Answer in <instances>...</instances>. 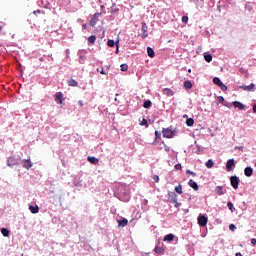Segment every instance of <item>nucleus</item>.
<instances>
[{"mask_svg": "<svg viewBox=\"0 0 256 256\" xmlns=\"http://www.w3.org/2000/svg\"><path fill=\"white\" fill-rule=\"evenodd\" d=\"M220 89H222L223 91H227V86L225 84H221L220 86Z\"/></svg>", "mask_w": 256, "mask_h": 256, "instance_id": "41", "label": "nucleus"}, {"mask_svg": "<svg viewBox=\"0 0 256 256\" xmlns=\"http://www.w3.org/2000/svg\"><path fill=\"white\" fill-rule=\"evenodd\" d=\"M147 35H148L147 32H143L142 33V39H146Z\"/></svg>", "mask_w": 256, "mask_h": 256, "instance_id": "48", "label": "nucleus"}, {"mask_svg": "<svg viewBox=\"0 0 256 256\" xmlns=\"http://www.w3.org/2000/svg\"><path fill=\"white\" fill-rule=\"evenodd\" d=\"M69 87H79V83L75 79L71 78L67 81Z\"/></svg>", "mask_w": 256, "mask_h": 256, "instance_id": "16", "label": "nucleus"}, {"mask_svg": "<svg viewBox=\"0 0 256 256\" xmlns=\"http://www.w3.org/2000/svg\"><path fill=\"white\" fill-rule=\"evenodd\" d=\"M153 179L156 183H159V175H154Z\"/></svg>", "mask_w": 256, "mask_h": 256, "instance_id": "44", "label": "nucleus"}, {"mask_svg": "<svg viewBox=\"0 0 256 256\" xmlns=\"http://www.w3.org/2000/svg\"><path fill=\"white\" fill-rule=\"evenodd\" d=\"M230 183H231L233 189H239V177L231 176Z\"/></svg>", "mask_w": 256, "mask_h": 256, "instance_id": "3", "label": "nucleus"}, {"mask_svg": "<svg viewBox=\"0 0 256 256\" xmlns=\"http://www.w3.org/2000/svg\"><path fill=\"white\" fill-rule=\"evenodd\" d=\"M119 227H127L129 225V220L123 218V220H117Z\"/></svg>", "mask_w": 256, "mask_h": 256, "instance_id": "14", "label": "nucleus"}, {"mask_svg": "<svg viewBox=\"0 0 256 256\" xmlns=\"http://www.w3.org/2000/svg\"><path fill=\"white\" fill-rule=\"evenodd\" d=\"M151 105H153V103H151V100H146L143 103L144 109H149V107H151Z\"/></svg>", "mask_w": 256, "mask_h": 256, "instance_id": "28", "label": "nucleus"}, {"mask_svg": "<svg viewBox=\"0 0 256 256\" xmlns=\"http://www.w3.org/2000/svg\"><path fill=\"white\" fill-rule=\"evenodd\" d=\"M175 191L176 193H178V195H183V186L179 184L178 186L175 187Z\"/></svg>", "mask_w": 256, "mask_h": 256, "instance_id": "22", "label": "nucleus"}, {"mask_svg": "<svg viewBox=\"0 0 256 256\" xmlns=\"http://www.w3.org/2000/svg\"><path fill=\"white\" fill-rule=\"evenodd\" d=\"M142 32L147 33V23L142 22Z\"/></svg>", "mask_w": 256, "mask_h": 256, "instance_id": "33", "label": "nucleus"}, {"mask_svg": "<svg viewBox=\"0 0 256 256\" xmlns=\"http://www.w3.org/2000/svg\"><path fill=\"white\" fill-rule=\"evenodd\" d=\"M107 45H108V47H115V41L114 40H108Z\"/></svg>", "mask_w": 256, "mask_h": 256, "instance_id": "34", "label": "nucleus"}, {"mask_svg": "<svg viewBox=\"0 0 256 256\" xmlns=\"http://www.w3.org/2000/svg\"><path fill=\"white\" fill-rule=\"evenodd\" d=\"M235 229H237V227L235 226V224H230V225H229V230H230V231H235Z\"/></svg>", "mask_w": 256, "mask_h": 256, "instance_id": "40", "label": "nucleus"}, {"mask_svg": "<svg viewBox=\"0 0 256 256\" xmlns=\"http://www.w3.org/2000/svg\"><path fill=\"white\" fill-rule=\"evenodd\" d=\"M251 244L254 245V246L256 245V238L251 239Z\"/></svg>", "mask_w": 256, "mask_h": 256, "instance_id": "47", "label": "nucleus"}, {"mask_svg": "<svg viewBox=\"0 0 256 256\" xmlns=\"http://www.w3.org/2000/svg\"><path fill=\"white\" fill-rule=\"evenodd\" d=\"M165 151H167V153H169V151L171 150L170 148H169V146H165Z\"/></svg>", "mask_w": 256, "mask_h": 256, "instance_id": "51", "label": "nucleus"}, {"mask_svg": "<svg viewBox=\"0 0 256 256\" xmlns=\"http://www.w3.org/2000/svg\"><path fill=\"white\" fill-rule=\"evenodd\" d=\"M234 166H235V160L229 159L226 163V171H233Z\"/></svg>", "mask_w": 256, "mask_h": 256, "instance_id": "6", "label": "nucleus"}, {"mask_svg": "<svg viewBox=\"0 0 256 256\" xmlns=\"http://www.w3.org/2000/svg\"><path fill=\"white\" fill-rule=\"evenodd\" d=\"M186 173L188 175H192V177H197V174L195 172L191 171V170H186Z\"/></svg>", "mask_w": 256, "mask_h": 256, "instance_id": "38", "label": "nucleus"}, {"mask_svg": "<svg viewBox=\"0 0 256 256\" xmlns=\"http://www.w3.org/2000/svg\"><path fill=\"white\" fill-rule=\"evenodd\" d=\"M115 45H116V47H117L116 53H119V40L115 42Z\"/></svg>", "mask_w": 256, "mask_h": 256, "instance_id": "45", "label": "nucleus"}, {"mask_svg": "<svg viewBox=\"0 0 256 256\" xmlns=\"http://www.w3.org/2000/svg\"><path fill=\"white\" fill-rule=\"evenodd\" d=\"M189 22V17L188 16H183L182 17V23L187 24Z\"/></svg>", "mask_w": 256, "mask_h": 256, "instance_id": "39", "label": "nucleus"}, {"mask_svg": "<svg viewBox=\"0 0 256 256\" xmlns=\"http://www.w3.org/2000/svg\"><path fill=\"white\" fill-rule=\"evenodd\" d=\"M101 75H107V72L105 71V69L102 68V70L100 71Z\"/></svg>", "mask_w": 256, "mask_h": 256, "instance_id": "49", "label": "nucleus"}, {"mask_svg": "<svg viewBox=\"0 0 256 256\" xmlns=\"http://www.w3.org/2000/svg\"><path fill=\"white\" fill-rule=\"evenodd\" d=\"M23 167L24 169H31V167H33V163H31V159L24 160Z\"/></svg>", "mask_w": 256, "mask_h": 256, "instance_id": "12", "label": "nucleus"}, {"mask_svg": "<svg viewBox=\"0 0 256 256\" xmlns=\"http://www.w3.org/2000/svg\"><path fill=\"white\" fill-rule=\"evenodd\" d=\"M235 149H238L239 151H243V146H236Z\"/></svg>", "mask_w": 256, "mask_h": 256, "instance_id": "50", "label": "nucleus"}, {"mask_svg": "<svg viewBox=\"0 0 256 256\" xmlns=\"http://www.w3.org/2000/svg\"><path fill=\"white\" fill-rule=\"evenodd\" d=\"M95 41H97V36L91 35L88 37V43H90V45H95Z\"/></svg>", "mask_w": 256, "mask_h": 256, "instance_id": "20", "label": "nucleus"}, {"mask_svg": "<svg viewBox=\"0 0 256 256\" xmlns=\"http://www.w3.org/2000/svg\"><path fill=\"white\" fill-rule=\"evenodd\" d=\"M67 53H69V50H67Z\"/></svg>", "mask_w": 256, "mask_h": 256, "instance_id": "58", "label": "nucleus"}, {"mask_svg": "<svg viewBox=\"0 0 256 256\" xmlns=\"http://www.w3.org/2000/svg\"><path fill=\"white\" fill-rule=\"evenodd\" d=\"M140 125H145L146 127H149V122L147 121V119H143L140 123Z\"/></svg>", "mask_w": 256, "mask_h": 256, "instance_id": "36", "label": "nucleus"}, {"mask_svg": "<svg viewBox=\"0 0 256 256\" xmlns=\"http://www.w3.org/2000/svg\"><path fill=\"white\" fill-rule=\"evenodd\" d=\"M155 137L156 139H161V133H159L158 131H155Z\"/></svg>", "mask_w": 256, "mask_h": 256, "instance_id": "42", "label": "nucleus"}, {"mask_svg": "<svg viewBox=\"0 0 256 256\" xmlns=\"http://www.w3.org/2000/svg\"><path fill=\"white\" fill-rule=\"evenodd\" d=\"M78 104L80 105V107H83V101L79 100Z\"/></svg>", "mask_w": 256, "mask_h": 256, "instance_id": "53", "label": "nucleus"}, {"mask_svg": "<svg viewBox=\"0 0 256 256\" xmlns=\"http://www.w3.org/2000/svg\"><path fill=\"white\" fill-rule=\"evenodd\" d=\"M219 103H223V101H225V98H223V96H219Z\"/></svg>", "mask_w": 256, "mask_h": 256, "instance_id": "46", "label": "nucleus"}, {"mask_svg": "<svg viewBox=\"0 0 256 256\" xmlns=\"http://www.w3.org/2000/svg\"><path fill=\"white\" fill-rule=\"evenodd\" d=\"M188 72L191 73V69H189Z\"/></svg>", "mask_w": 256, "mask_h": 256, "instance_id": "57", "label": "nucleus"}, {"mask_svg": "<svg viewBox=\"0 0 256 256\" xmlns=\"http://www.w3.org/2000/svg\"><path fill=\"white\" fill-rule=\"evenodd\" d=\"M186 125H187L188 127H193V125H195V120H193V118H188V119L186 120Z\"/></svg>", "mask_w": 256, "mask_h": 256, "instance_id": "24", "label": "nucleus"}, {"mask_svg": "<svg viewBox=\"0 0 256 256\" xmlns=\"http://www.w3.org/2000/svg\"><path fill=\"white\" fill-rule=\"evenodd\" d=\"M232 105L236 108L239 109L240 111H243L245 109V105L239 101H234Z\"/></svg>", "mask_w": 256, "mask_h": 256, "instance_id": "8", "label": "nucleus"}, {"mask_svg": "<svg viewBox=\"0 0 256 256\" xmlns=\"http://www.w3.org/2000/svg\"><path fill=\"white\" fill-rule=\"evenodd\" d=\"M163 93L167 97H173L175 95V92H173V90H171V88H164Z\"/></svg>", "mask_w": 256, "mask_h": 256, "instance_id": "10", "label": "nucleus"}, {"mask_svg": "<svg viewBox=\"0 0 256 256\" xmlns=\"http://www.w3.org/2000/svg\"><path fill=\"white\" fill-rule=\"evenodd\" d=\"M162 135L166 139H173L175 137V131H172L171 128H163Z\"/></svg>", "mask_w": 256, "mask_h": 256, "instance_id": "1", "label": "nucleus"}, {"mask_svg": "<svg viewBox=\"0 0 256 256\" xmlns=\"http://www.w3.org/2000/svg\"><path fill=\"white\" fill-rule=\"evenodd\" d=\"M215 193H216L217 195H225V192H223V186H217V187L215 188Z\"/></svg>", "mask_w": 256, "mask_h": 256, "instance_id": "19", "label": "nucleus"}, {"mask_svg": "<svg viewBox=\"0 0 256 256\" xmlns=\"http://www.w3.org/2000/svg\"><path fill=\"white\" fill-rule=\"evenodd\" d=\"M67 53H69V50H67Z\"/></svg>", "mask_w": 256, "mask_h": 256, "instance_id": "59", "label": "nucleus"}, {"mask_svg": "<svg viewBox=\"0 0 256 256\" xmlns=\"http://www.w3.org/2000/svg\"><path fill=\"white\" fill-rule=\"evenodd\" d=\"M147 54H148V56H149L151 59H153V57H155V51H154L153 48H151V47H148V48H147Z\"/></svg>", "mask_w": 256, "mask_h": 256, "instance_id": "21", "label": "nucleus"}, {"mask_svg": "<svg viewBox=\"0 0 256 256\" xmlns=\"http://www.w3.org/2000/svg\"><path fill=\"white\" fill-rule=\"evenodd\" d=\"M241 89H243V91H253V89H255V84L251 83L248 86H241Z\"/></svg>", "mask_w": 256, "mask_h": 256, "instance_id": "18", "label": "nucleus"}, {"mask_svg": "<svg viewBox=\"0 0 256 256\" xmlns=\"http://www.w3.org/2000/svg\"><path fill=\"white\" fill-rule=\"evenodd\" d=\"M87 161L92 165H99V159H97L95 156H88Z\"/></svg>", "mask_w": 256, "mask_h": 256, "instance_id": "7", "label": "nucleus"}, {"mask_svg": "<svg viewBox=\"0 0 256 256\" xmlns=\"http://www.w3.org/2000/svg\"><path fill=\"white\" fill-rule=\"evenodd\" d=\"M175 239V235L168 234L164 237L163 241H173Z\"/></svg>", "mask_w": 256, "mask_h": 256, "instance_id": "25", "label": "nucleus"}, {"mask_svg": "<svg viewBox=\"0 0 256 256\" xmlns=\"http://www.w3.org/2000/svg\"><path fill=\"white\" fill-rule=\"evenodd\" d=\"M83 29H87V24L82 25Z\"/></svg>", "mask_w": 256, "mask_h": 256, "instance_id": "55", "label": "nucleus"}, {"mask_svg": "<svg viewBox=\"0 0 256 256\" xmlns=\"http://www.w3.org/2000/svg\"><path fill=\"white\" fill-rule=\"evenodd\" d=\"M215 165V163L213 162V160L209 159L207 162H206V167L207 169H212V167Z\"/></svg>", "mask_w": 256, "mask_h": 256, "instance_id": "30", "label": "nucleus"}, {"mask_svg": "<svg viewBox=\"0 0 256 256\" xmlns=\"http://www.w3.org/2000/svg\"><path fill=\"white\" fill-rule=\"evenodd\" d=\"M188 185L194 189V191H199V185H197L195 181L189 180Z\"/></svg>", "mask_w": 256, "mask_h": 256, "instance_id": "13", "label": "nucleus"}, {"mask_svg": "<svg viewBox=\"0 0 256 256\" xmlns=\"http://www.w3.org/2000/svg\"><path fill=\"white\" fill-rule=\"evenodd\" d=\"M29 211H30L33 215H35V214L39 213V206H38V205H36V206L30 205V206H29Z\"/></svg>", "mask_w": 256, "mask_h": 256, "instance_id": "15", "label": "nucleus"}, {"mask_svg": "<svg viewBox=\"0 0 256 256\" xmlns=\"http://www.w3.org/2000/svg\"><path fill=\"white\" fill-rule=\"evenodd\" d=\"M213 84L218 85V87H220V85L223 84V82H221V79H219V77H215L213 78Z\"/></svg>", "mask_w": 256, "mask_h": 256, "instance_id": "27", "label": "nucleus"}, {"mask_svg": "<svg viewBox=\"0 0 256 256\" xmlns=\"http://www.w3.org/2000/svg\"><path fill=\"white\" fill-rule=\"evenodd\" d=\"M176 199H177V194H175V192L168 193V201L170 203H173V201H176Z\"/></svg>", "mask_w": 256, "mask_h": 256, "instance_id": "11", "label": "nucleus"}, {"mask_svg": "<svg viewBox=\"0 0 256 256\" xmlns=\"http://www.w3.org/2000/svg\"><path fill=\"white\" fill-rule=\"evenodd\" d=\"M33 13L34 15H37V13H41V10H35Z\"/></svg>", "mask_w": 256, "mask_h": 256, "instance_id": "52", "label": "nucleus"}, {"mask_svg": "<svg viewBox=\"0 0 256 256\" xmlns=\"http://www.w3.org/2000/svg\"><path fill=\"white\" fill-rule=\"evenodd\" d=\"M8 167H15V165H19V158L16 157H9L7 160Z\"/></svg>", "mask_w": 256, "mask_h": 256, "instance_id": "2", "label": "nucleus"}, {"mask_svg": "<svg viewBox=\"0 0 256 256\" xmlns=\"http://www.w3.org/2000/svg\"><path fill=\"white\" fill-rule=\"evenodd\" d=\"M244 175H245L246 177H251V175H253V168H251V167H246V168L244 169Z\"/></svg>", "mask_w": 256, "mask_h": 256, "instance_id": "17", "label": "nucleus"}, {"mask_svg": "<svg viewBox=\"0 0 256 256\" xmlns=\"http://www.w3.org/2000/svg\"><path fill=\"white\" fill-rule=\"evenodd\" d=\"M172 203H173L174 207H176V208L181 207V203H179L177 201V198Z\"/></svg>", "mask_w": 256, "mask_h": 256, "instance_id": "37", "label": "nucleus"}, {"mask_svg": "<svg viewBox=\"0 0 256 256\" xmlns=\"http://www.w3.org/2000/svg\"><path fill=\"white\" fill-rule=\"evenodd\" d=\"M55 101H58L60 105H63V93L57 92L55 94Z\"/></svg>", "mask_w": 256, "mask_h": 256, "instance_id": "9", "label": "nucleus"}, {"mask_svg": "<svg viewBox=\"0 0 256 256\" xmlns=\"http://www.w3.org/2000/svg\"><path fill=\"white\" fill-rule=\"evenodd\" d=\"M204 59L207 63H211L213 61V56L211 54L204 55Z\"/></svg>", "mask_w": 256, "mask_h": 256, "instance_id": "26", "label": "nucleus"}, {"mask_svg": "<svg viewBox=\"0 0 256 256\" xmlns=\"http://www.w3.org/2000/svg\"><path fill=\"white\" fill-rule=\"evenodd\" d=\"M175 169H176L177 171H181V169H182L181 164H176V165H175Z\"/></svg>", "mask_w": 256, "mask_h": 256, "instance_id": "43", "label": "nucleus"}, {"mask_svg": "<svg viewBox=\"0 0 256 256\" xmlns=\"http://www.w3.org/2000/svg\"><path fill=\"white\" fill-rule=\"evenodd\" d=\"M1 233L4 237H9V231L7 230V228H2Z\"/></svg>", "mask_w": 256, "mask_h": 256, "instance_id": "32", "label": "nucleus"}, {"mask_svg": "<svg viewBox=\"0 0 256 256\" xmlns=\"http://www.w3.org/2000/svg\"><path fill=\"white\" fill-rule=\"evenodd\" d=\"M101 15V13L97 12L94 14V16L92 17V19L90 20V26L91 27H95V25H97V21H99V16Z\"/></svg>", "mask_w": 256, "mask_h": 256, "instance_id": "4", "label": "nucleus"}, {"mask_svg": "<svg viewBox=\"0 0 256 256\" xmlns=\"http://www.w3.org/2000/svg\"><path fill=\"white\" fill-rule=\"evenodd\" d=\"M120 68L121 71H127V69H129V66L127 64H121Z\"/></svg>", "mask_w": 256, "mask_h": 256, "instance_id": "35", "label": "nucleus"}, {"mask_svg": "<svg viewBox=\"0 0 256 256\" xmlns=\"http://www.w3.org/2000/svg\"><path fill=\"white\" fill-rule=\"evenodd\" d=\"M154 251H155V253H157L158 255H162V253H164V249H163V247H159V246H156L155 248H154Z\"/></svg>", "mask_w": 256, "mask_h": 256, "instance_id": "23", "label": "nucleus"}, {"mask_svg": "<svg viewBox=\"0 0 256 256\" xmlns=\"http://www.w3.org/2000/svg\"><path fill=\"white\" fill-rule=\"evenodd\" d=\"M236 256H243V254H241V252L236 253Z\"/></svg>", "mask_w": 256, "mask_h": 256, "instance_id": "56", "label": "nucleus"}, {"mask_svg": "<svg viewBox=\"0 0 256 256\" xmlns=\"http://www.w3.org/2000/svg\"><path fill=\"white\" fill-rule=\"evenodd\" d=\"M198 225H200V227H205L207 225V217L204 215L198 216Z\"/></svg>", "mask_w": 256, "mask_h": 256, "instance_id": "5", "label": "nucleus"}, {"mask_svg": "<svg viewBox=\"0 0 256 256\" xmlns=\"http://www.w3.org/2000/svg\"><path fill=\"white\" fill-rule=\"evenodd\" d=\"M227 207L231 211V213H233V211H235V207L233 206V202H228Z\"/></svg>", "mask_w": 256, "mask_h": 256, "instance_id": "31", "label": "nucleus"}, {"mask_svg": "<svg viewBox=\"0 0 256 256\" xmlns=\"http://www.w3.org/2000/svg\"><path fill=\"white\" fill-rule=\"evenodd\" d=\"M193 84L191 83V81H185L184 82V89H192Z\"/></svg>", "mask_w": 256, "mask_h": 256, "instance_id": "29", "label": "nucleus"}, {"mask_svg": "<svg viewBox=\"0 0 256 256\" xmlns=\"http://www.w3.org/2000/svg\"><path fill=\"white\" fill-rule=\"evenodd\" d=\"M253 113H256V104L253 106Z\"/></svg>", "mask_w": 256, "mask_h": 256, "instance_id": "54", "label": "nucleus"}]
</instances>
